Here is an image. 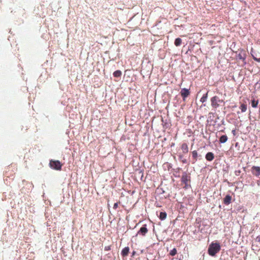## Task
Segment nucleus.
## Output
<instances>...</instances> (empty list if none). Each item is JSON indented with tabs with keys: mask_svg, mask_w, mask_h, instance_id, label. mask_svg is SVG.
I'll return each instance as SVG.
<instances>
[{
	"mask_svg": "<svg viewBox=\"0 0 260 260\" xmlns=\"http://www.w3.org/2000/svg\"><path fill=\"white\" fill-rule=\"evenodd\" d=\"M167 217V213L165 212H161L159 213V218L161 220H164Z\"/></svg>",
	"mask_w": 260,
	"mask_h": 260,
	"instance_id": "16",
	"label": "nucleus"
},
{
	"mask_svg": "<svg viewBox=\"0 0 260 260\" xmlns=\"http://www.w3.org/2000/svg\"><path fill=\"white\" fill-rule=\"evenodd\" d=\"M241 171L240 170H236L235 171V175L237 176H238L240 175V173H241Z\"/></svg>",
	"mask_w": 260,
	"mask_h": 260,
	"instance_id": "22",
	"label": "nucleus"
},
{
	"mask_svg": "<svg viewBox=\"0 0 260 260\" xmlns=\"http://www.w3.org/2000/svg\"><path fill=\"white\" fill-rule=\"evenodd\" d=\"M232 133H233V134L234 135H236V130L235 129L232 130Z\"/></svg>",
	"mask_w": 260,
	"mask_h": 260,
	"instance_id": "26",
	"label": "nucleus"
},
{
	"mask_svg": "<svg viewBox=\"0 0 260 260\" xmlns=\"http://www.w3.org/2000/svg\"><path fill=\"white\" fill-rule=\"evenodd\" d=\"M122 75V73L120 70H117L113 73V76L115 77H120Z\"/></svg>",
	"mask_w": 260,
	"mask_h": 260,
	"instance_id": "17",
	"label": "nucleus"
},
{
	"mask_svg": "<svg viewBox=\"0 0 260 260\" xmlns=\"http://www.w3.org/2000/svg\"><path fill=\"white\" fill-rule=\"evenodd\" d=\"M232 200V197L230 195H226L224 199V203L225 205H229L231 203Z\"/></svg>",
	"mask_w": 260,
	"mask_h": 260,
	"instance_id": "10",
	"label": "nucleus"
},
{
	"mask_svg": "<svg viewBox=\"0 0 260 260\" xmlns=\"http://www.w3.org/2000/svg\"><path fill=\"white\" fill-rule=\"evenodd\" d=\"M190 92L188 89L183 88L181 89L180 91L181 95L183 98V100L185 101V99L189 95Z\"/></svg>",
	"mask_w": 260,
	"mask_h": 260,
	"instance_id": "6",
	"label": "nucleus"
},
{
	"mask_svg": "<svg viewBox=\"0 0 260 260\" xmlns=\"http://www.w3.org/2000/svg\"><path fill=\"white\" fill-rule=\"evenodd\" d=\"M49 165L51 169L57 171L61 170L62 167L61 162L57 160L51 159L49 161Z\"/></svg>",
	"mask_w": 260,
	"mask_h": 260,
	"instance_id": "2",
	"label": "nucleus"
},
{
	"mask_svg": "<svg viewBox=\"0 0 260 260\" xmlns=\"http://www.w3.org/2000/svg\"><path fill=\"white\" fill-rule=\"evenodd\" d=\"M148 229L146 224H144L142 226L139 231L138 232L137 234H140L144 236L148 233Z\"/></svg>",
	"mask_w": 260,
	"mask_h": 260,
	"instance_id": "7",
	"label": "nucleus"
},
{
	"mask_svg": "<svg viewBox=\"0 0 260 260\" xmlns=\"http://www.w3.org/2000/svg\"><path fill=\"white\" fill-rule=\"evenodd\" d=\"M129 250V248L128 247H124L121 251L122 256L123 257L126 256L128 255Z\"/></svg>",
	"mask_w": 260,
	"mask_h": 260,
	"instance_id": "9",
	"label": "nucleus"
},
{
	"mask_svg": "<svg viewBox=\"0 0 260 260\" xmlns=\"http://www.w3.org/2000/svg\"><path fill=\"white\" fill-rule=\"evenodd\" d=\"M192 155L193 158V161H192V164H194L196 161L197 160L198 157V152L196 150H194L192 152Z\"/></svg>",
	"mask_w": 260,
	"mask_h": 260,
	"instance_id": "14",
	"label": "nucleus"
},
{
	"mask_svg": "<svg viewBox=\"0 0 260 260\" xmlns=\"http://www.w3.org/2000/svg\"><path fill=\"white\" fill-rule=\"evenodd\" d=\"M252 57H253V59L254 60H255L258 62H260V57L259 58L256 57L254 56H253V55H252Z\"/></svg>",
	"mask_w": 260,
	"mask_h": 260,
	"instance_id": "21",
	"label": "nucleus"
},
{
	"mask_svg": "<svg viewBox=\"0 0 260 260\" xmlns=\"http://www.w3.org/2000/svg\"><path fill=\"white\" fill-rule=\"evenodd\" d=\"M223 102L217 96H214L211 99V106L213 108L216 109L219 106V104Z\"/></svg>",
	"mask_w": 260,
	"mask_h": 260,
	"instance_id": "4",
	"label": "nucleus"
},
{
	"mask_svg": "<svg viewBox=\"0 0 260 260\" xmlns=\"http://www.w3.org/2000/svg\"><path fill=\"white\" fill-rule=\"evenodd\" d=\"M207 98H208V92H207L206 93L204 94L203 96L201 98V100H200V101L203 103L204 102H205L207 100Z\"/></svg>",
	"mask_w": 260,
	"mask_h": 260,
	"instance_id": "19",
	"label": "nucleus"
},
{
	"mask_svg": "<svg viewBox=\"0 0 260 260\" xmlns=\"http://www.w3.org/2000/svg\"><path fill=\"white\" fill-rule=\"evenodd\" d=\"M205 158L208 161H212L214 158V155L212 152H209L206 154Z\"/></svg>",
	"mask_w": 260,
	"mask_h": 260,
	"instance_id": "8",
	"label": "nucleus"
},
{
	"mask_svg": "<svg viewBox=\"0 0 260 260\" xmlns=\"http://www.w3.org/2000/svg\"><path fill=\"white\" fill-rule=\"evenodd\" d=\"M181 149L184 153H187L188 152V147L186 143H183L181 145Z\"/></svg>",
	"mask_w": 260,
	"mask_h": 260,
	"instance_id": "11",
	"label": "nucleus"
},
{
	"mask_svg": "<svg viewBox=\"0 0 260 260\" xmlns=\"http://www.w3.org/2000/svg\"><path fill=\"white\" fill-rule=\"evenodd\" d=\"M258 104V100H255V98H253L251 100V106L253 108H256Z\"/></svg>",
	"mask_w": 260,
	"mask_h": 260,
	"instance_id": "12",
	"label": "nucleus"
},
{
	"mask_svg": "<svg viewBox=\"0 0 260 260\" xmlns=\"http://www.w3.org/2000/svg\"><path fill=\"white\" fill-rule=\"evenodd\" d=\"M182 43V40L179 38H176L175 40L174 44L176 46L178 47L181 45Z\"/></svg>",
	"mask_w": 260,
	"mask_h": 260,
	"instance_id": "15",
	"label": "nucleus"
},
{
	"mask_svg": "<svg viewBox=\"0 0 260 260\" xmlns=\"http://www.w3.org/2000/svg\"><path fill=\"white\" fill-rule=\"evenodd\" d=\"M238 57L239 59H241V60H244L245 59V58L243 57L241 54H238Z\"/></svg>",
	"mask_w": 260,
	"mask_h": 260,
	"instance_id": "23",
	"label": "nucleus"
},
{
	"mask_svg": "<svg viewBox=\"0 0 260 260\" xmlns=\"http://www.w3.org/2000/svg\"><path fill=\"white\" fill-rule=\"evenodd\" d=\"M190 181V176L187 174L186 172H184L182 173V175L181 179V181L182 183L185 184L184 187L187 188L188 186V182Z\"/></svg>",
	"mask_w": 260,
	"mask_h": 260,
	"instance_id": "3",
	"label": "nucleus"
},
{
	"mask_svg": "<svg viewBox=\"0 0 260 260\" xmlns=\"http://www.w3.org/2000/svg\"><path fill=\"white\" fill-rule=\"evenodd\" d=\"M118 203H115L114 205H113V209L116 210L117 207H118Z\"/></svg>",
	"mask_w": 260,
	"mask_h": 260,
	"instance_id": "24",
	"label": "nucleus"
},
{
	"mask_svg": "<svg viewBox=\"0 0 260 260\" xmlns=\"http://www.w3.org/2000/svg\"><path fill=\"white\" fill-rule=\"evenodd\" d=\"M247 105L245 104H242L240 107L242 112H245L247 110Z\"/></svg>",
	"mask_w": 260,
	"mask_h": 260,
	"instance_id": "18",
	"label": "nucleus"
},
{
	"mask_svg": "<svg viewBox=\"0 0 260 260\" xmlns=\"http://www.w3.org/2000/svg\"><path fill=\"white\" fill-rule=\"evenodd\" d=\"M220 249L221 247L219 243L212 242L209 245L208 253L210 256H215L216 254L220 250Z\"/></svg>",
	"mask_w": 260,
	"mask_h": 260,
	"instance_id": "1",
	"label": "nucleus"
},
{
	"mask_svg": "<svg viewBox=\"0 0 260 260\" xmlns=\"http://www.w3.org/2000/svg\"><path fill=\"white\" fill-rule=\"evenodd\" d=\"M110 249V248L108 247H105V249L106 250H109Z\"/></svg>",
	"mask_w": 260,
	"mask_h": 260,
	"instance_id": "29",
	"label": "nucleus"
},
{
	"mask_svg": "<svg viewBox=\"0 0 260 260\" xmlns=\"http://www.w3.org/2000/svg\"><path fill=\"white\" fill-rule=\"evenodd\" d=\"M177 253V250L175 248H174L172 250L170 253V255L172 256H174Z\"/></svg>",
	"mask_w": 260,
	"mask_h": 260,
	"instance_id": "20",
	"label": "nucleus"
},
{
	"mask_svg": "<svg viewBox=\"0 0 260 260\" xmlns=\"http://www.w3.org/2000/svg\"><path fill=\"white\" fill-rule=\"evenodd\" d=\"M179 159L181 160L182 159H183V156L181 155H180L179 156Z\"/></svg>",
	"mask_w": 260,
	"mask_h": 260,
	"instance_id": "27",
	"label": "nucleus"
},
{
	"mask_svg": "<svg viewBox=\"0 0 260 260\" xmlns=\"http://www.w3.org/2000/svg\"><path fill=\"white\" fill-rule=\"evenodd\" d=\"M135 253H136V252H135V251H134L133 252L132 255H133H133H134L135 254Z\"/></svg>",
	"mask_w": 260,
	"mask_h": 260,
	"instance_id": "28",
	"label": "nucleus"
},
{
	"mask_svg": "<svg viewBox=\"0 0 260 260\" xmlns=\"http://www.w3.org/2000/svg\"><path fill=\"white\" fill-rule=\"evenodd\" d=\"M228 139L226 135H222L219 138V142L220 143H224L227 141Z\"/></svg>",
	"mask_w": 260,
	"mask_h": 260,
	"instance_id": "13",
	"label": "nucleus"
},
{
	"mask_svg": "<svg viewBox=\"0 0 260 260\" xmlns=\"http://www.w3.org/2000/svg\"><path fill=\"white\" fill-rule=\"evenodd\" d=\"M251 173L252 174L258 177L260 176V167L258 166H252L251 167Z\"/></svg>",
	"mask_w": 260,
	"mask_h": 260,
	"instance_id": "5",
	"label": "nucleus"
},
{
	"mask_svg": "<svg viewBox=\"0 0 260 260\" xmlns=\"http://www.w3.org/2000/svg\"><path fill=\"white\" fill-rule=\"evenodd\" d=\"M181 161H182V163H183V164H186V163H187V160H186V159H182L181 160Z\"/></svg>",
	"mask_w": 260,
	"mask_h": 260,
	"instance_id": "25",
	"label": "nucleus"
}]
</instances>
